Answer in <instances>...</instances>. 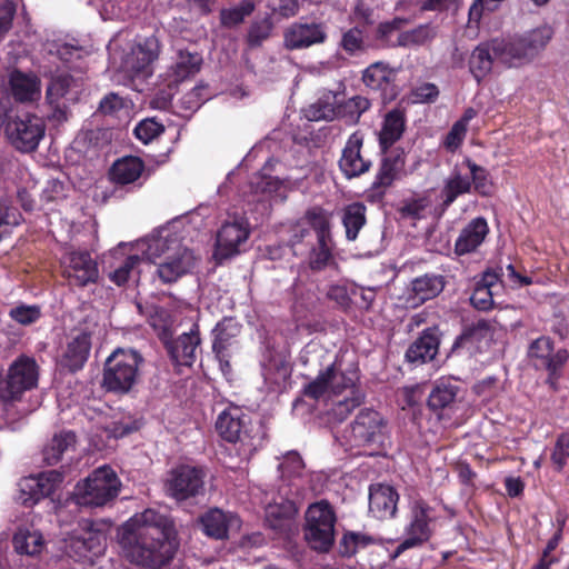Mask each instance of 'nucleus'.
<instances>
[{
  "label": "nucleus",
  "instance_id": "obj_38",
  "mask_svg": "<svg viewBox=\"0 0 569 569\" xmlns=\"http://www.w3.org/2000/svg\"><path fill=\"white\" fill-rule=\"evenodd\" d=\"M76 436L71 431L54 435L50 442L43 448V460L48 465L58 463L63 455L74 450Z\"/></svg>",
  "mask_w": 569,
  "mask_h": 569
},
{
  "label": "nucleus",
  "instance_id": "obj_1",
  "mask_svg": "<svg viewBox=\"0 0 569 569\" xmlns=\"http://www.w3.org/2000/svg\"><path fill=\"white\" fill-rule=\"evenodd\" d=\"M118 539L123 557L143 568L167 565L177 550L172 520L153 509L132 516L119 529Z\"/></svg>",
  "mask_w": 569,
  "mask_h": 569
},
{
  "label": "nucleus",
  "instance_id": "obj_26",
  "mask_svg": "<svg viewBox=\"0 0 569 569\" xmlns=\"http://www.w3.org/2000/svg\"><path fill=\"white\" fill-rule=\"evenodd\" d=\"M203 532L214 539H224L231 529L240 527L239 518L233 513H226L216 508L206 512L200 518Z\"/></svg>",
  "mask_w": 569,
  "mask_h": 569
},
{
  "label": "nucleus",
  "instance_id": "obj_51",
  "mask_svg": "<svg viewBox=\"0 0 569 569\" xmlns=\"http://www.w3.org/2000/svg\"><path fill=\"white\" fill-rule=\"evenodd\" d=\"M164 130V127L154 119H144L134 129L136 137L143 143H149L159 137Z\"/></svg>",
  "mask_w": 569,
  "mask_h": 569
},
{
  "label": "nucleus",
  "instance_id": "obj_12",
  "mask_svg": "<svg viewBox=\"0 0 569 569\" xmlns=\"http://www.w3.org/2000/svg\"><path fill=\"white\" fill-rule=\"evenodd\" d=\"M204 473L191 466H180L173 469L167 481V490L177 500H186L203 493Z\"/></svg>",
  "mask_w": 569,
  "mask_h": 569
},
{
  "label": "nucleus",
  "instance_id": "obj_18",
  "mask_svg": "<svg viewBox=\"0 0 569 569\" xmlns=\"http://www.w3.org/2000/svg\"><path fill=\"white\" fill-rule=\"evenodd\" d=\"M81 530L73 532L67 540V550L70 556L86 558L88 553L97 556L103 549L104 535L93 529L89 520H83Z\"/></svg>",
  "mask_w": 569,
  "mask_h": 569
},
{
  "label": "nucleus",
  "instance_id": "obj_46",
  "mask_svg": "<svg viewBox=\"0 0 569 569\" xmlns=\"http://www.w3.org/2000/svg\"><path fill=\"white\" fill-rule=\"evenodd\" d=\"M74 80L67 73H60L52 77L50 84L47 88L46 97L50 104H56L59 112V101L69 92L73 86Z\"/></svg>",
  "mask_w": 569,
  "mask_h": 569
},
{
  "label": "nucleus",
  "instance_id": "obj_35",
  "mask_svg": "<svg viewBox=\"0 0 569 569\" xmlns=\"http://www.w3.org/2000/svg\"><path fill=\"white\" fill-rule=\"evenodd\" d=\"M405 114L400 110L389 111L379 132V143L383 151L397 142L405 131Z\"/></svg>",
  "mask_w": 569,
  "mask_h": 569
},
{
  "label": "nucleus",
  "instance_id": "obj_17",
  "mask_svg": "<svg viewBox=\"0 0 569 569\" xmlns=\"http://www.w3.org/2000/svg\"><path fill=\"white\" fill-rule=\"evenodd\" d=\"M64 274L76 286L96 282L99 276L97 262L87 251H70L63 258Z\"/></svg>",
  "mask_w": 569,
  "mask_h": 569
},
{
  "label": "nucleus",
  "instance_id": "obj_37",
  "mask_svg": "<svg viewBox=\"0 0 569 569\" xmlns=\"http://www.w3.org/2000/svg\"><path fill=\"white\" fill-rule=\"evenodd\" d=\"M438 338L430 331L423 333L410 345L406 352L409 362H426L432 360L438 352Z\"/></svg>",
  "mask_w": 569,
  "mask_h": 569
},
{
  "label": "nucleus",
  "instance_id": "obj_47",
  "mask_svg": "<svg viewBox=\"0 0 569 569\" xmlns=\"http://www.w3.org/2000/svg\"><path fill=\"white\" fill-rule=\"evenodd\" d=\"M489 332L490 325L485 320H480L477 323L467 327L456 340L455 346L461 348L472 347L476 342L486 338Z\"/></svg>",
  "mask_w": 569,
  "mask_h": 569
},
{
  "label": "nucleus",
  "instance_id": "obj_57",
  "mask_svg": "<svg viewBox=\"0 0 569 569\" xmlns=\"http://www.w3.org/2000/svg\"><path fill=\"white\" fill-rule=\"evenodd\" d=\"M569 458V435L561 433L555 445L551 460L560 470L567 463V459Z\"/></svg>",
  "mask_w": 569,
  "mask_h": 569
},
{
  "label": "nucleus",
  "instance_id": "obj_24",
  "mask_svg": "<svg viewBox=\"0 0 569 569\" xmlns=\"http://www.w3.org/2000/svg\"><path fill=\"white\" fill-rule=\"evenodd\" d=\"M399 495L387 485H373L369 492V510L378 519H388L395 516Z\"/></svg>",
  "mask_w": 569,
  "mask_h": 569
},
{
  "label": "nucleus",
  "instance_id": "obj_2",
  "mask_svg": "<svg viewBox=\"0 0 569 569\" xmlns=\"http://www.w3.org/2000/svg\"><path fill=\"white\" fill-rule=\"evenodd\" d=\"M142 247L143 257L158 264L157 273L164 283L176 281L196 264L192 251L168 228L146 239Z\"/></svg>",
  "mask_w": 569,
  "mask_h": 569
},
{
  "label": "nucleus",
  "instance_id": "obj_6",
  "mask_svg": "<svg viewBox=\"0 0 569 569\" xmlns=\"http://www.w3.org/2000/svg\"><path fill=\"white\" fill-rule=\"evenodd\" d=\"M121 488V482L108 466L93 470L74 489V497L78 505L100 507L113 500Z\"/></svg>",
  "mask_w": 569,
  "mask_h": 569
},
{
  "label": "nucleus",
  "instance_id": "obj_11",
  "mask_svg": "<svg viewBox=\"0 0 569 569\" xmlns=\"http://www.w3.org/2000/svg\"><path fill=\"white\" fill-rule=\"evenodd\" d=\"M411 519L406 529L408 537L397 547V556L402 551L420 546L431 537V508L422 500H413L410 506Z\"/></svg>",
  "mask_w": 569,
  "mask_h": 569
},
{
  "label": "nucleus",
  "instance_id": "obj_28",
  "mask_svg": "<svg viewBox=\"0 0 569 569\" xmlns=\"http://www.w3.org/2000/svg\"><path fill=\"white\" fill-rule=\"evenodd\" d=\"M91 349V337L88 332H79L70 339L61 358V365L71 371L83 367Z\"/></svg>",
  "mask_w": 569,
  "mask_h": 569
},
{
  "label": "nucleus",
  "instance_id": "obj_19",
  "mask_svg": "<svg viewBox=\"0 0 569 569\" xmlns=\"http://www.w3.org/2000/svg\"><path fill=\"white\" fill-rule=\"evenodd\" d=\"M363 134L353 132L347 140L339 160V168L347 178H356L369 171L371 161L361 156Z\"/></svg>",
  "mask_w": 569,
  "mask_h": 569
},
{
  "label": "nucleus",
  "instance_id": "obj_3",
  "mask_svg": "<svg viewBox=\"0 0 569 569\" xmlns=\"http://www.w3.org/2000/svg\"><path fill=\"white\" fill-rule=\"evenodd\" d=\"M358 379L359 377L356 369L342 370L340 365L333 362L303 388V395L315 400L329 401L332 400L333 397L348 391L351 397H345L338 400L332 409L333 413L342 420L358 407L363 399L362 393L355 390Z\"/></svg>",
  "mask_w": 569,
  "mask_h": 569
},
{
  "label": "nucleus",
  "instance_id": "obj_14",
  "mask_svg": "<svg viewBox=\"0 0 569 569\" xmlns=\"http://www.w3.org/2000/svg\"><path fill=\"white\" fill-rule=\"evenodd\" d=\"M61 481L62 475L57 470L23 478L18 485L19 495L17 499L22 505L32 506L42 498L50 496Z\"/></svg>",
  "mask_w": 569,
  "mask_h": 569
},
{
  "label": "nucleus",
  "instance_id": "obj_30",
  "mask_svg": "<svg viewBox=\"0 0 569 569\" xmlns=\"http://www.w3.org/2000/svg\"><path fill=\"white\" fill-rule=\"evenodd\" d=\"M405 164L406 160L403 150L396 149L392 151L389 156L383 158L372 183V188L386 189L390 187L395 180L401 177L405 170Z\"/></svg>",
  "mask_w": 569,
  "mask_h": 569
},
{
  "label": "nucleus",
  "instance_id": "obj_63",
  "mask_svg": "<svg viewBox=\"0 0 569 569\" xmlns=\"http://www.w3.org/2000/svg\"><path fill=\"white\" fill-rule=\"evenodd\" d=\"M19 214L16 209L12 208L9 201L0 197V227L4 224H18Z\"/></svg>",
  "mask_w": 569,
  "mask_h": 569
},
{
  "label": "nucleus",
  "instance_id": "obj_33",
  "mask_svg": "<svg viewBox=\"0 0 569 569\" xmlns=\"http://www.w3.org/2000/svg\"><path fill=\"white\" fill-rule=\"evenodd\" d=\"M460 388L449 380H438L428 397V406L432 411L453 408L459 398Z\"/></svg>",
  "mask_w": 569,
  "mask_h": 569
},
{
  "label": "nucleus",
  "instance_id": "obj_34",
  "mask_svg": "<svg viewBox=\"0 0 569 569\" xmlns=\"http://www.w3.org/2000/svg\"><path fill=\"white\" fill-rule=\"evenodd\" d=\"M144 170L142 160L138 157H124L117 160L110 170V178L114 183L129 184L137 181Z\"/></svg>",
  "mask_w": 569,
  "mask_h": 569
},
{
  "label": "nucleus",
  "instance_id": "obj_39",
  "mask_svg": "<svg viewBox=\"0 0 569 569\" xmlns=\"http://www.w3.org/2000/svg\"><path fill=\"white\" fill-rule=\"evenodd\" d=\"M492 48L493 40L478 46L471 53L469 67L471 73L478 81L490 72L493 61L497 60Z\"/></svg>",
  "mask_w": 569,
  "mask_h": 569
},
{
  "label": "nucleus",
  "instance_id": "obj_53",
  "mask_svg": "<svg viewBox=\"0 0 569 569\" xmlns=\"http://www.w3.org/2000/svg\"><path fill=\"white\" fill-rule=\"evenodd\" d=\"M141 261L137 254L129 256L114 271L110 272L109 278L117 286L124 284L130 278L131 273Z\"/></svg>",
  "mask_w": 569,
  "mask_h": 569
},
{
  "label": "nucleus",
  "instance_id": "obj_61",
  "mask_svg": "<svg viewBox=\"0 0 569 569\" xmlns=\"http://www.w3.org/2000/svg\"><path fill=\"white\" fill-rule=\"evenodd\" d=\"M430 207H431V201L428 198L422 197V198H418V199H413V200L409 201L403 207V212L413 218H422V217H425L426 211L428 209H430Z\"/></svg>",
  "mask_w": 569,
  "mask_h": 569
},
{
  "label": "nucleus",
  "instance_id": "obj_62",
  "mask_svg": "<svg viewBox=\"0 0 569 569\" xmlns=\"http://www.w3.org/2000/svg\"><path fill=\"white\" fill-rule=\"evenodd\" d=\"M16 7L10 1L0 3V34L7 32L12 24Z\"/></svg>",
  "mask_w": 569,
  "mask_h": 569
},
{
  "label": "nucleus",
  "instance_id": "obj_43",
  "mask_svg": "<svg viewBox=\"0 0 569 569\" xmlns=\"http://www.w3.org/2000/svg\"><path fill=\"white\" fill-rule=\"evenodd\" d=\"M395 77L393 70L383 62L370 64L362 74L363 83L375 90L383 88Z\"/></svg>",
  "mask_w": 569,
  "mask_h": 569
},
{
  "label": "nucleus",
  "instance_id": "obj_16",
  "mask_svg": "<svg viewBox=\"0 0 569 569\" xmlns=\"http://www.w3.org/2000/svg\"><path fill=\"white\" fill-rule=\"evenodd\" d=\"M327 28L322 22H295L284 31V46L290 50L322 44L327 40Z\"/></svg>",
  "mask_w": 569,
  "mask_h": 569
},
{
  "label": "nucleus",
  "instance_id": "obj_48",
  "mask_svg": "<svg viewBox=\"0 0 569 569\" xmlns=\"http://www.w3.org/2000/svg\"><path fill=\"white\" fill-rule=\"evenodd\" d=\"M435 37L432 28L429 26H419L410 31L402 32L398 38L399 46L413 47L421 46Z\"/></svg>",
  "mask_w": 569,
  "mask_h": 569
},
{
  "label": "nucleus",
  "instance_id": "obj_22",
  "mask_svg": "<svg viewBox=\"0 0 569 569\" xmlns=\"http://www.w3.org/2000/svg\"><path fill=\"white\" fill-rule=\"evenodd\" d=\"M529 356L537 368H545L550 373H556L568 359L566 349L553 352L552 342L547 337H540L530 345Z\"/></svg>",
  "mask_w": 569,
  "mask_h": 569
},
{
  "label": "nucleus",
  "instance_id": "obj_32",
  "mask_svg": "<svg viewBox=\"0 0 569 569\" xmlns=\"http://www.w3.org/2000/svg\"><path fill=\"white\" fill-rule=\"evenodd\" d=\"M214 333L213 350L222 361L227 356L226 351H233L237 348L236 338L240 333V325L231 318H226L217 325Z\"/></svg>",
  "mask_w": 569,
  "mask_h": 569
},
{
  "label": "nucleus",
  "instance_id": "obj_40",
  "mask_svg": "<svg viewBox=\"0 0 569 569\" xmlns=\"http://www.w3.org/2000/svg\"><path fill=\"white\" fill-rule=\"evenodd\" d=\"M318 248L315 249L309 259V266L312 270L323 269L331 259V253L327 244L329 223L326 219L321 218L316 223Z\"/></svg>",
  "mask_w": 569,
  "mask_h": 569
},
{
  "label": "nucleus",
  "instance_id": "obj_15",
  "mask_svg": "<svg viewBox=\"0 0 569 569\" xmlns=\"http://www.w3.org/2000/svg\"><path fill=\"white\" fill-rule=\"evenodd\" d=\"M249 237L248 223L244 219H234L232 222H226L217 234V244L214 257L218 260L228 259L240 252V246Z\"/></svg>",
  "mask_w": 569,
  "mask_h": 569
},
{
  "label": "nucleus",
  "instance_id": "obj_23",
  "mask_svg": "<svg viewBox=\"0 0 569 569\" xmlns=\"http://www.w3.org/2000/svg\"><path fill=\"white\" fill-rule=\"evenodd\" d=\"M201 64L202 58L199 53L179 50L164 73L168 86L178 84L193 77L199 72Z\"/></svg>",
  "mask_w": 569,
  "mask_h": 569
},
{
  "label": "nucleus",
  "instance_id": "obj_44",
  "mask_svg": "<svg viewBox=\"0 0 569 569\" xmlns=\"http://www.w3.org/2000/svg\"><path fill=\"white\" fill-rule=\"evenodd\" d=\"M339 48L349 57H358L366 52L365 33L358 27L342 31Z\"/></svg>",
  "mask_w": 569,
  "mask_h": 569
},
{
  "label": "nucleus",
  "instance_id": "obj_10",
  "mask_svg": "<svg viewBox=\"0 0 569 569\" xmlns=\"http://www.w3.org/2000/svg\"><path fill=\"white\" fill-rule=\"evenodd\" d=\"M291 496L289 485H282L277 492L266 495V522L271 529L279 532L290 529L292 519L298 511Z\"/></svg>",
  "mask_w": 569,
  "mask_h": 569
},
{
  "label": "nucleus",
  "instance_id": "obj_42",
  "mask_svg": "<svg viewBox=\"0 0 569 569\" xmlns=\"http://www.w3.org/2000/svg\"><path fill=\"white\" fill-rule=\"evenodd\" d=\"M471 187L470 177L462 176L455 170L446 180L442 189L443 207H449L459 196L470 192Z\"/></svg>",
  "mask_w": 569,
  "mask_h": 569
},
{
  "label": "nucleus",
  "instance_id": "obj_5",
  "mask_svg": "<svg viewBox=\"0 0 569 569\" xmlns=\"http://www.w3.org/2000/svg\"><path fill=\"white\" fill-rule=\"evenodd\" d=\"M140 355L131 349H117L107 359L103 372V387L108 391L127 393L139 379Z\"/></svg>",
  "mask_w": 569,
  "mask_h": 569
},
{
  "label": "nucleus",
  "instance_id": "obj_31",
  "mask_svg": "<svg viewBox=\"0 0 569 569\" xmlns=\"http://www.w3.org/2000/svg\"><path fill=\"white\" fill-rule=\"evenodd\" d=\"M12 545L17 553L36 557L43 551L46 541L39 530L20 527L13 535Z\"/></svg>",
  "mask_w": 569,
  "mask_h": 569
},
{
  "label": "nucleus",
  "instance_id": "obj_21",
  "mask_svg": "<svg viewBox=\"0 0 569 569\" xmlns=\"http://www.w3.org/2000/svg\"><path fill=\"white\" fill-rule=\"evenodd\" d=\"M248 422V416L240 408L231 407L218 416L216 429L226 441H243L247 438Z\"/></svg>",
  "mask_w": 569,
  "mask_h": 569
},
{
  "label": "nucleus",
  "instance_id": "obj_4",
  "mask_svg": "<svg viewBox=\"0 0 569 569\" xmlns=\"http://www.w3.org/2000/svg\"><path fill=\"white\" fill-rule=\"evenodd\" d=\"M551 37V29L541 27L509 41L495 39L493 54L498 61L508 67H520L533 60L545 49Z\"/></svg>",
  "mask_w": 569,
  "mask_h": 569
},
{
  "label": "nucleus",
  "instance_id": "obj_36",
  "mask_svg": "<svg viewBox=\"0 0 569 569\" xmlns=\"http://www.w3.org/2000/svg\"><path fill=\"white\" fill-rule=\"evenodd\" d=\"M445 287L441 276L425 274L415 279L411 283L412 305L418 306L437 297Z\"/></svg>",
  "mask_w": 569,
  "mask_h": 569
},
{
  "label": "nucleus",
  "instance_id": "obj_56",
  "mask_svg": "<svg viewBox=\"0 0 569 569\" xmlns=\"http://www.w3.org/2000/svg\"><path fill=\"white\" fill-rule=\"evenodd\" d=\"M272 30V23L268 19L253 22L248 32V41L251 46H259L269 38Z\"/></svg>",
  "mask_w": 569,
  "mask_h": 569
},
{
  "label": "nucleus",
  "instance_id": "obj_7",
  "mask_svg": "<svg viewBox=\"0 0 569 569\" xmlns=\"http://www.w3.org/2000/svg\"><path fill=\"white\" fill-rule=\"evenodd\" d=\"M336 521L333 508L326 500L309 506L305 536L312 549L326 552L332 547Z\"/></svg>",
  "mask_w": 569,
  "mask_h": 569
},
{
  "label": "nucleus",
  "instance_id": "obj_45",
  "mask_svg": "<svg viewBox=\"0 0 569 569\" xmlns=\"http://www.w3.org/2000/svg\"><path fill=\"white\" fill-rule=\"evenodd\" d=\"M256 4L252 0H242L238 4L220 11V22L223 27L232 28L249 17L254 11Z\"/></svg>",
  "mask_w": 569,
  "mask_h": 569
},
{
  "label": "nucleus",
  "instance_id": "obj_64",
  "mask_svg": "<svg viewBox=\"0 0 569 569\" xmlns=\"http://www.w3.org/2000/svg\"><path fill=\"white\" fill-rule=\"evenodd\" d=\"M123 107V99L117 93L107 94L99 104V109L103 113H112Z\"/></svg>",
  "mask_w": 569,
  "mask_h": 569
},
{
  "label": "nucleus",
  "instance_id": "obj_55",
  "mask_svg": "<svg viewBox=\"0 0 569 569\" xmlns=\"http://www.w3.org/2000/svg\"><path fill=\"white\" fill-rule=\"evenodd\" d=\"M496 291L486 289L476 284V288L470 297L471 305L481 311L490 310L493 307V296Z\"/></svg>",
  "mask_w": 569,
  "mask_h": 569
},
{
  "label": "nucleus",
  "instance_id": "obj_58",
  "mask_svg": "<svg viewBox=\"0 0 569 569\" xmlns=\"http://www.w3.org/2000/svg\"><path fill=\"white\" fill-rule=\"evenodd\" d=\"M503 277L505 271L501 267L496 269H488L487 271L483 272L481 280L477 282V284L497 292V289L501 287Z\"/></svg>",
  "mask_w": 569,
  "mask_h": 569
},
{
  "label": "nucleus",
  "instance_id": "obj_8",
  "mask_svg": "<svg viewBox=\"0 0 569 569\" xmlns=\"http://www.w3.org/2000/svg\"><path fill=\"white\" fill-rule=\"evenodd\" d=\"M39 366L34 358L18 357L9 367L7 377L0 381V399L4 403L19 401L22 395L38 386Z\"/></svg>",
  "mask_w": 569,
  "mask_h": 569
},
{
  "label": "nucleus",
  "instance_id": "obj_25",
  "mask_svg": "<svg viewBox=\"0 0 569 569\" xmlns=\"http://www.w3.org/2000/svg\"><path fill=\"white\" fill-rule=\"evenodd\" d=\"M9 84L16 101L32 103L41 97V81L36 74L14 70L10 73Z\"/></svg>",
  "mask_w": 569,
  "mask_h": 569
},
{
  "label": "nucleus",
  "instance_id": "obj_52",
  "mask_svg": "<svg viewBox=\"0 0 569 569\" xmlns=\"http://www.w3.org/2000/svg\"><path fill=\"white\" fill-rule=\"evenodd\" d=\"M9 316L18 323L28 326L34 323L41 317V310L38 306L20 305L9 311Z\"/></svg>",
  "mask_w": 569,
  "mask_h": 569
},
{
  "label": "nucleus",
  "instance_id": "obj_41",
  "mask_svg": "<svg viewBox=\"0 0 569 569\" xmlns=\"http://www.w3.org/2000/svg\"><path fill=\"white\" fill-rule=\"evenodd\" d=\"M342 223L347 239L356 240L360 229L366 224V207L359 202L347 206L343 210Z\"/></svg>",
  "mask_w": 569,
  "mask_h": 569
},
{
  "label": "nucleus",
  "instance_id": "obj_29",
  "mask_svg": "<svg viewBox=\"0 0 569 569\" xmlns=\"http://www.w3.org/2000/svg\"><path fill=\"white\" fill-rule=\"evenodd\" d=\"M200 345L198 329L194 326L190 332L182 333L174 342L169 345L172 360L180 366H191L197 357Z\"/></svg>",
  "mask_w": 569,
  "mask_h": 569
},
{
  "label": "nucleus",
  "instance_id": "obj_54",
  "mask_svg": "<svg viewBox=\"0 0 569 569\" xmlns=\"http://www.w3.org/2000/svg\"><path fill=\"white\" fill-rule=\"evenodd\" d=\"M139 428V422L131 416H121L111 421L108 430L114 438L123 437Z\"/></svg>",
  "mask_w": 569,
  "mask_h": 569
},
{
  "label": "nucleus",
  "instance_id": "obj_20",
  "mask_svg": "<svg viewBox=\"0 0 569 569\" xmlns=\"http://www.w3.org/2000/svg\"><path fill=\"white\" fill-rule=\"evenodd\" d=\"M160 51L159 41L156 37L146 38L142 42L132 48L123 62V68L132 77L140 73L149 74V66L158 58Z\"/></svg>",
  "mask_w": 569,
  "mask_h": 569
},
{
  "label": "nucleus",
  "instance_id": "obj_59",
  "mask_svg": "<svg viewBox=\"0 0 569 569\" xmlns=\"http://www.w3.org/2000/svg\"><path fill=\"white\" fill-rule=\"evenodd\" d=\"M279 467L283 475L297 476L300 475L305 465L301 457L297 452H290L286 455Z\"/></svg>",
  "mask_w": 569,
  "mask_h": 569
},
{
  "label": "nucleus",
  "instance_id": "obj_60",
  "mask_svg": "<svg viewBox=\"0 0 569 569\" xmlns=\"http://www.w3.org/2000/svg\"><path fill=\"white\" fill-rule=\"evenodd\" d=\"M467 128L462 122H456L445 139V146L448 150L455 151L463 141Z\"/></svg>",
  "mask_w": 569,
  "mask_h": 569
},
{
  "label": "nucleus",
  "instance_id": "obj_13",
  "mask_svg": "<svg viewBox=\"0 0 569 569\" xmlns=\"http://www.w3.org/2000/svg\"><path fill=\"white\" fill-rule=\"evenodd\" d=\"M385 428L379 412L365 409L359 412L352 423L350 439L356 447L380 445L385 438Z\"/></svg>",
  "mask_w": 569,
  "mask_h": 569
},
{
  "label": "nucleus",
  "instance_id": "obj_50",
  "mask_svg": "<svg viewBox=\"0 0 569 569\" xmlns=\"http://www.w3.org/2000/svg\"><path fill=\"white\" fill-rule=\"evenodd\" d=\"M467 167L470 171V181L472 180L475 190L481 196H489L492 191V184L488 179L486 169L471 161H467Z\"/></svg>",
  "mask_w": 569,
  "mask_h": 569
},
{
  "label": "nucleus",
  "instance_id": "obj_9",
  "mask_svg": "<svg viewBox=\"0 0 569 569\" xmlns=\"http://www.w3.org/2000/svg\"><path fill=\"white\" fill-rule=\"evenodd\" d=\"M44 130L43 120L31 114L10 118L4 129L10 143L22 152L36 150L44 136Z\"/></svg>",
  "mask_w": 569,
  "mask_h": 569
},
{
  "label": "nucleus",
  "instance_id": "obj_27",
  "mask_svg": "<svg viewBox=\"0 0 569 569\" xmlns=\"http://www.w3.org/2000/svg\"><path fill=\"white\" fill-rule=\"evenodd\" d=\"M489 227L483 218L472 219L461 231L455 243V252L463 256L476 251L485 241Z\"/></svg>",
  "mask_w": 569,
  "mask_h": 569
},
{
  "label": "nucleus",
  "instance_id": "obj_49",
  "mask_svg": "<svg viewBox=\"0 0 569 569\" xmlns=\"http://www.w3.org/2000/svg\"><path fill=\"white\" fill-rule=\"evenodd\" d=\"M149 323L159 336L167 338L171 335L173 320L168 310L154 307L149 316Z\"/></svg>",
  "mask_w": 569,
  "mask_h": 569
}]
</instances>
